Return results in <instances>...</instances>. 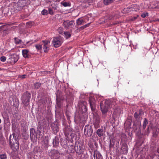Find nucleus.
Instances as JSON below:
<instances>
[{"mask_svg":"<svg viewBox=\"0 0 159 159\" xmlns=\"http://www.w3.org/2000/svg\"><path fill=\"white\" fill-rule=\"evenodd\" d=\"M89 102L90 104L91 110L93 112V124L94 128L97 129L100 126V117L96 112H95L96 108L95 100L93 98L89 97Z\"/></svg>","mask_w":159,"mask_h":159,"instance_id":"nucleus-1","label":"nucleus"},{"mask_svg":"<svg viewBox=\"0 0 159 159\" xmlns=\"http://www.w3.org/2000/svg\"><path fill=\"white\" fill-rule=\"evenodd\" d=\"M9 144L10 148L13 151L16 152L19 149L18 138L16 137L15 133L10 135L9 138Z\"/></svg>","mask_w":159,"mask_h":159,"instance_id":"nucleus-2","label":"nucleus"},{"mask_svg":"<svg viewBox=\"0 0 159 159\" xmlns=\"http://www.w3.org/2000/svg\"><path fill=\"white\" fill-rule=\"evenodd\" d=\"M112 107V105L111 104V102L109 100H106L105 102H101L100 103V108L102 112V116L105 118L107 116V113L109 108Z\"/></svg>","mask_w":159,"mask_h":159,"instance_id":"nucleus-3","label":"nucleus"},{"mask_svg":"<svg viewBox=\"0 0 159 159\" xmlns=\"http://www.w3.org/2000/svg\"><path fill=\"white\" fill-rule=\"evenodd\" d=\"M93 133V129L92 126L89 125H86L84 129V134L86 137H91Z\"/></svg>","mask_w":159,"mask_h":159,"instance_id":"nucleus-4","label":"nucleus"},{"mask_svg":"<svg viewBox=\"0 0 159 159\" xmlns=\"http://www.w3.org/2000/svg\"><path fill=\"white\" fill-rule=\"evenodd\" d=\"M31 94L26 91L24 93L21 97L22 102L25 106L28 105L30 101Z\"/></svg>","mask_w":159,"mask_h":159,"instance_id":"nucleus-5","label":"nucleus"},{"mask_svg":"<svg viewBox=\"0 0 159 159\" xmlns=\"http://www.w3.org/2000/svg\"><path fill=\"white\" fill-rule=\"evenodd\" d=\"M141 122L139 121H136L134 122L133 128L135 132L138 133L141 132Z\"/></svg>","mask_w":159,"mask_h":159,"instance_id":"nucleus-6","label":"nucleus"},{"mask_svg":"<svg viewBox=\"0 0 159 159\" xmlns=\"http://www.w3.org/2000/svg\"><path fill=\"white\" fill-rule=\"evenodd\" d=\"M74 148L76 153L79 155L83 153L84 152L83 147L80 143H75Z\"/></svg>","mask_w":159,"mask_h":159,"instance_id":"nucleus-7","label":"nucleus"},{"mask_svg":"<svg viewBox=\"0 0 159 159\" xmlns=\"http://www.w3.org/2000/svg\"><path fill=\"white\" fill-rule=\"evenodd\" d=\"M49 155L52 159H59V152L56 150H51L49 153Z\"/></svg>","mask_w":159,"mask_h":159,"instance_id":"nucleus-8","label":"nucleus"},{"mask_svg":"<svg viewBox=\"0 0 159 159\" xmlns=\"http://www.w3.org/2000/svg\"><path fill=\"white\" fill-rule=\"evenodd\" d=\"M10 56L11 57H10L8 59V60L11 63L14 64L18 61V58L16 55H13L12 56V54H11Z\"/></svg>","mask_w":159,"mask_h":159,"instance_id":"nucleus-9","label":"nucleus"},{"mask_svg":"<svg viewBox=\"0 0 159 159\" xmlns=\"http://www.w3.org/2000/svg\"><path fill=\"white\" fill-rule=\"evenodd\" d=\"M59 36L54 38L52 42V44L55 48L58 47L60 46V38Z\"/></svg>","mask_w":159,"mask_h":159,"instance_id":"nucleus-10","label":"nucleus"},{"mask_svg":"<svg viewBox=\"0 0 159 159\" xmlns=\"http://www.w3.org/2000/svg\"><path fill=\"white\" fill-rule=\"evenodd\" d=\"M22 9L20 7L17 3H16L13 6V7L11 9V12L14 13H16L18 11L21 10Z\"/></svg>","mask_w":159,"mask_h":159,"instance_id":"nucleus-11","label":"nucleus"},{"mask_svg":"<svg viewBox=\"0 0 159 159\" xmlns=\"http://www.w3.org/2000/svg\"><path fill=\"white\" fill-rule=\"evenodd\" d=\"M94 159H103V157L100 153L97 150H94L93 152Z\"/></svg>","mask_w":159,"mask_h":159,"instance_id":"nucleus-12","label":"nucleus"},{"mask_svg":"<svg viewBox=\"0 0 159 159\" xmlns=\"http://www.w3.org/2000/svg\"><path fill=\"white\" fill-rule=\"evenodd\" d=\"M42 42L43 43V48L44 52H47V51L49 50V47L48 46V43H50V42L48 40H43Z\"/></svg>","mask_w":159,"mask_h":159,"instance_id":"nucleus-13","label":"nucleus"},{"mask_svg":"<svg viewBox=\"0 0 159 159\" xmlns=\"http://www.w3.org/2000/svg\"><path fill=\"white\" fill-rule=\"evenodd\" d=\"M128 148L127 144L126 143H123L121 147V150L122 151L123 153L126 154L128 151Z\"/></svg>","mask_w":159,"mask_h":159,"instance_id":"nucleus-14","label":"nucleus"},{"mask_svg":"<svg viewBox=\"0 0 159 159\" xmlns=\"http://www.w3.org/2000/svg\"><path fill=\"white\" fill-rule=\"evenodd\" d=\"M96 134L99 137H101L104 135L103 129L102 128L98 129L97 130Z\"/></svg>","mask_w":159,"mask_h":159,"instance_id":"nucleus-15","label":"nucleus"},{"mask_svg":"<svg viewBox=\"0 0 159 159\" xmlns=\"http://www.w3.org/2000/svg\"><path fill=\"white\" fill-rule=\"evenodd\" d=\"M17 4L22 9L23 7L26 5L24 0H19Z\"/></svg>","mask_w":159,"mask_h":159,"instance_id":"nucleus-16","label":"nucleus"},{"mask_svg":"<svg viewBox=\"0 0 159 159\" xmlns=\"http://www.w3.org/2000/svg\"><path fill=\"white\" fill-rule=\"evenodd\" d=\"M2 116L5 122H8L9 121L8 116L6 113H3L2 114Z\"/></svg>","mask_w":159,"mask_h":159,"instance_id":"nucleus-17","label":"nucleus"},{"mask_svg":"<svg viewBox=\"0 0 159 159\" xmlns=\"http://www.w3.org/2000/svg\"><path fill=\"white\" fill-rule=\"evenodd\" d=\"M28 52L29 51L27 49H24L22 51L23 56L25 58L29 57V54Z\"/></svg>","mask_w":159,"mask_h":159,"instance_id":"nucleus-18","label":"nucleus"},{"mask_svg":"<svg viewBox=\"0 0 159 159\" xmlns=\"http://www.w3.org/2000/svg\"><path fill=\"white\" fill-rule=\"evenodd\" d=\"M133 8L132 7H128L125 8L122 11L123 13H128L131 11H133Z\"/></svg>","mask_w":159,"mask_h":159,"instance_id":"nucleus-19","label":"nucleus"},{"mask_svg":"<svg viewBox=\"0 0 159 159\" xmlns=\"http://www.w3.org/2000/svg\"><path fill=\"white\" fill-rule=\"evenodd\" d=\"M53 146H58L59 145V138L58 137H56L53 139Z\"/></svg>","mask_w":159,"mask_h":159,"instance_id":"nucleus-20","label":"nucleus"},{"mask_svg":"<svg viewBox=\"0 0 159 159\" xmlns=\"http://www.w3.org/2000/svg\"><path fill=\"white\" fill-rule=\"evenodd\" d=\"M115 140L114 139L111 138L110 140V144L109 148H111L114 147L115 144Z\"/></svg>","mask_w":159,"mask_h":159,"instance_id":"nucleus-21","label":"nucleus"},{"mask_svg":"<svg viewBox=\"0 0 159 159\" xmlns=\"http://www.w3.org/2000/svg\"><path fill=\"white\" fill-rule=\"evenodd\" d=\"M62 35H64V36L66 39H67L70 38L71 36V34L69 32H64L63 34L62 33H60Z\"/></svg>","mask_w":159,"mask_h":159,"instance_id":"nucleus-22","label":"nucleus"},{"mask_svg":"<svg viewBox=\"0 0 159 159\" xmlns=\"http://www.w3.org/2000/svg\"><path fill=\"white\" fill-rule=\"evenodd\" d=\"M85 105H86V102L82 100L79 101L78 106L79 108Z\"/></svg>","mask_w":159,"mask_h":159,"instance_id":"nucleus-23","label":"nucleus"},{"mask_svg":"<svg viewBox=\"0 0 159 159\" xmlns=\"http://www.w3.org/2000/svg\"><path fill=\"white\" fill-rule=\"evenodd\" d=\"M52 128L54 133L57 132L58 131L59 128L57 126V125H55V124L52 125Z\"/></svg>","mask_w":159,"mask_h":159,"instance_id":"nucleus-24","label":"nucleus"},{"mask_svg":"<svg viewBox=\"0 0 159 159\" xmlns=\"http://www.w3.org/2000/svg\"><path fill=\"white\" fill-rule=\"evenodd\" d=\"M35 47L38 51H41L42 50V45L39 44L35 45Z\"/></svg>","mask_w":159,"mask_h":159,"instance_id":"nucleus-25","label":"nucleus"},{"mask_svg":"<svg viewBox=\"0 0 159 159\" xmlns=\"http://www.w3.org/2000/svg\"><path fill=\"white\" fill-rule=\"evenodd\" d=\"M58 93L57 92V93H56V96L57 107H60V99L58 96Z\"/></svg>","mask_w":159,"mask_h":159,"instance_id":"nucleus-26","label":"nucleus"},{"mask_svg":"<svg viewBox=\"0 0 159 159\" xmlns=\"http://www.w3.org/2000/svg\"><path fill=\"white\" fill-rule=\"evenodd\" d=\"M113 1L114 0H103V2L105 5H107L112 3Z\"/></svg>","mask_w":159,"mask_h":159,"instance_id":"nucleus-27","label":"nucleus"},{"mask_svg":"<svg viewBox=\"0 0 159 159\" xmlns=\"http://www.w3.org/2000/svg\"><path fill=\"white\" fill-rule=\"evenodd\" d=\"M148 123V119L146 118H145L143 125V129H145L146 128V125Z\"/></svg>","mask_w":159,"mask_h":159,"instance_id":"nucleus-28","label":"nucleus"},{"mask_svg":"<svg viewBox=\"0 0 159 159\" xmlns=\"http://www.w3.org/2000/svg\"><path fill=\"white\" fill-rule=\"evenodd\" d=\"M30 138L31 139L33 138V135L35 133V131L33 128H31L30 129Z\"/></svg>","mask_w":159,"mask_h":159,"instance_id":"nucleus-29","label":"nucleus"},{"mask_svg":"<svg viewBox=\"0 0 159 159\" xmlns=\"http://www.w3.org/2000/svg\"><path fill=\"white\" fill-rule=\"evenodd\" d=\"M15 43L16 44H19L21 43L22 41L21 40L17 38H14Z\"/></svg>","mask_w":159,"mask_h":159,"instance_id":"nucleus-30","label":"nucleus"},{"mask_svg":"<svg viewBox=\"0 0 159 159\" xmlns=\"http://www.w3.org/2000/svg\"><path fill=\"white\" fill-rule=\"evenodd\" d=\"M79 108L83 112L85 113L87 111V107L86 105H84L83 107H81Z\"/></svg>","mask_w":159,"mask_h":159,"instance_id":"nucleus-31","label":"nucleus"},{"mask_svg":"<svg viewBox=\"0 0 159 159\" xmlns=\"http://www.w3.org/2000/svg\"><path fill=\"white\" fill-rule=\"evenodd\" d=\"M68 20L64 21L62 25L66 29H68L69 27V25L68 24Z\"/></svg>","mask_w":159,"mask_h":159,"instance_id":"nucleus-32","label":"nucleus"},{"mask_svg":"<svg viewBox=\"0 0 159 159\" xmlns=\"http://www.w3.org/2000/svg\"><path fill=\"white\" fill-rule=\"evenodd\" d=\"M61 4L64 7L70 6V3L66 2H62Z\"/></svg>","mask_w":159,"mask_h":159,"instance_id":"nucleus-33","label":"nucleus"},{"mask_svg":"<svg viewBox=\"0 0 159 159\" xmlns=\"http://www.w3.org/2000/svg\"><path fill=\"white\" fill-rule=\"evenodd\" d=\"M41 85V84L39 83H36L34 84V87L36 89H39Z\"/></svg>","mask_w":159,"mask_h":159,"instance_id":"nucleus-34","label":"nucleus"},{"mask_svg":"<svg viewBox=\"0 0 159 159\" xmlns=\"http://www.w3.org/2000/svg\"><path fill=\"white\" fill-rule=\"evenodd\" d=\"M68 25H69V27H71L73 25H75V23L73 20L69 21L68 20Z\"/></svg>","mask_w":159,"mask_h":159,"instance_id":"nucleus-35","label":"nucleus"},{"mask_svg":"<svg viewBox=\"0 0 159 159\" xmlns=\"http://www.w3.org/2000/svg\"><path fill=\"white\" fill-rule=\"evenodd\" d=\"M159 132V129H158V131H157V130H156V131L153 132V136L155 138L157 137V136Z\"/></svg>","mask_w":159,"mask_h":159,"instance_id":"nucleus-36","label":"nucleus"},{"mask_svg":"<svg viewBox=\"0 0 159 159\" xmlns=\"http://www.w3.org/2000/svg\"><path fill=\"white\" fill-rule=\"evenodd\" d=\"M83 21L82 19L79 18L77 20L76 23L78 25H80L81 24Z\"/></svg>","mask_w":159,"mask_h":159,"instance_id":"nucleus-37","label":"nucleus"},{"mask_svg":"<svg viewBox=\"0 0 159 159\" xmlns=\"http://www.w3.org/2000/svg\"><path fill=\"white\" fill-rule=\"evenodd\" d=\"M1 159H6L7 158V156L6 154H0Z\"/></svg>","mask_w":159,"mask_h":159,"instance_id":"nucleus-38","label":"nucleus"},{"mask_svg":"<svg viewBox=\"0 0 159 159\" xmlns=\"http://www.w3.org/2000/svg\"><path fill=\"white\" fill-rule=\"evenodd\" d=\"M0 60L1 61L4 62L6 60V57L4 56H2L0 57Z\"/></svg>","mask_w":159,"mask_h":159,"instance_id":"nucleus-39","label":"nucleus"},{"mask_svg":"<svg viewBox=\"0 0 159 159\" xmlns=\"http://www.w3.org/2000/svg\"><path fill=\"white\" fill-rule=\"evenodd\" d=\"M148 16V13L146 12L143 13L141 15V16L143 18H145L147 16Z\"/></svg>","mask_w":159,"mask_h":159,"instance_id":"nucleus-40","label":"nucleus"},{"mask_svg":"<svg viewBox=\"0 0 159 159\" xmlns=\"http://www.w3.org/2000/svg\"><path fill=\"white\" fill-rule=\"evenodd\" d=\"M134 117L136 119H139V115L138 114L137 112H135L134 113Z\"/></svg>","mask_w":159,"mask_h":159,"instance_id":"nucleus-41","label":"nucleus"},{"mask_svg":"<svg viewBox=\"0 0 159 159\" xmlns=\"http://www.w3.org/2000/svg\"><path fill=\"white\" fill-rule=\"evenodd\" d=\"M41 13L43 15H47L48 14V11L44 9L42 11Z\"/></svg>","mask_w":159,"mask_h":159,"instance_id":"nucleus-42","label":"nucleus"},{"mask_svg":"<svg viewBox=\"0 0 159 159\" xmlns=\"http://www.w3.org/2000/svg\"><path fill=\"white\" fill-rule=\"evenodd\" d=\"M25 2V3L26 5H28L29 4H30L33 0H24Z\"/></svg>","mask_w":159,"mask_h":159,"instance_id":"nucleus-43","label":"nucleus"},{"mask_svg":"<svg viewBox=\"0 0 159 159\" xmlns=\"http://www.w3.org/2000/svg\"><path fill=\"white\" fill-rule=\"evenodd\" d=\"M125 125H128V127H129L131 125V123L130 121H126L125 123Z\"/></svg>","mask_w":159,"mask_h":159,"instance_id":"nucleus-44","label":"nucleus"},{"mask_svg":"<svg viewBox=\"0 0 159 159\" xmlns=\"http://www.w3.org/2000/svg\"><path fill=\"white\" fill-rule=\"evenodd\" d=\"M138 16H139L137 15L136 16L132 17L130 20L131 21H134L138 17Z\"/></svg>","mask_w":159,"mask_h":159,"instance_id":"nucleus-45","label":"nucleus"},{"mask_svg":"<svg viewBox=\"0 0 159 159\" xmlns=\"http://www.w3.org/2000/svg\"><path fill=\"white\" fill-rule=\"evenodd\" d=\"M48 11L49 13L50 14H52L53 13L52 9L51 8H49Z\"/></svg>","mask_w":159,"mask_h":159,"instance_id":"nucleus-46","label":"nucleus"},{"mask_svg":"<svg viewBox=\"0 0 159 159\" xmlns=\"http://www.w3.org/2000/svg\"><path fill=\"white\" fill-rule=\"evenodd\" d=\"M143 113V111L141 109L139 110V112L138 113V114L139 116H141Z\"/></svg>","mask_w":159,"mask_h":159,"instance_id":"nucleus-47","label":"nucleus"},{"mask_svg":"<svg viewBox=\"0 0 159 159\" xmlns=\"http://www.w3.org/2000/svg\"><path fill=\"white\" fill-rule=\"evenodd\" d=\"M154 8L155 9H158L159 10V3L157 6L155 7Z\"/></svg>","mask_w":159,"mask_h":159,"instance_id":"nucleus-48","label":"nucleus"},{"mask_svg":"<svg viewBox=\"0 0 159 159\" xmlns=\"http://www.w3.org/2000/svg\"><path fill=\"white\" fill-rule=\"evenodd\" d=\"M157 153H159V145L158 147L157 148Z\"/></svg>","mask_w":159,"mask_h":159,"instance_id":"nucleus-49","label":"nucleus"},{"mask_svg":"<svg viewBox=\"0 0 159 159\" xmlns=\"http://www.w3.org/2000/svg\"><path fill=\"white\" fill-rule=\"evenodd\" d=\"M89 25V24H86V25H84V28H85L86 27H87Z\"/></svg>","mask_w":159,"mask_h":159,"instance_id":"nucleus-50","label":"nucleus"},{"mask_svg":"<svg viewBox=\"0 0 159 159\" xmlns=\"http://www.w3.org/2000/svg\"><path fill=\"white\" fill-rule=\"evenodd\" d=\"M84 28V26H81L80 27V29L81 30H83Z\"/></svg>","mask_w":159,"mask_h":159,"instance_id":"nucleus-51","label":"nucleus"},{"mask_svg":"<svg viewBox=\"0 0 159 159\" xmlns=\"http://www.w3.org/2000/svg\"><path fill=\"white\" fill-rule=\"evenodd\" d=\"M26 75H24L22 76V78H25V77Z\"/></svg>","mask_w":159,"mask_h":159,"instance_id":"nucleus-52","label":"nucleus"},{"mask_svg":"<svg viewBox=\"0 0 159 159\" xmlns=\"http://www.w3.org/2000/svg\"><path fill=\"white\" fill-rule=\"evenodd\" d=\"M37 132L38 133H39V134H40L41 133V131H40L39 130V129L37 130Z\"/></svg>","mask_w":159,"mask_h":159,"instance_id":"nucleus-53","label":"nucleus"},{"mask_svg":"<svg viewBox=\"0 0 159 159\" xmlns=\"http://www.w3.org/2000/svg\"><path fill=\"white\" fill-rule=\"evenodd\" d=\"M55 111H56V116H57V114L58 113L57 112V109Z\"/></svg>","mask_w":159,"mask_h":159,"instance_id":"nucleus-54","label":"nucleus"},{"mask_svg":"<svg viewBox=\"0 0 159 159\" xmlns=\"http://www.w3.org/2000/svg\"><path fill=\"white\" fill-rule=\"evenodd\" d=\"M43 135H42V134H41V135H40V136H43ZM40 138V137H39V138Z\"/></svg>","mask_w":159,"mask_h":159,"instance_id":"nucleus-55","label":"nucleus"},{"mask_svg":"<svg viewBox=\"0 0 159 159\" xmlns=\"http://www.w3.org/2000/svg\"><path fill=\"white\" fill-rule=\"evenodd\" d=\"M1 119H0V124L1 123Z\"/></svg>","mask_w":159,"mask_h":159,"instance_id":"nucleus-56","label":"nucleus"},{"mask_svg":"<svg viewBox=\"0 0 159 159\" xmlns=\"http://www.w3.org/2000/svg\"><path fill=\"white\" fill-rule=\"evenodd\" d=\"M66 132H65V135H66Z\"/></svg>","mask_w":159,"mask_h":159,"instance_id":"nucleus-57","label":"nucleus"},{"mask_svg":"<svg viewBox=\"0 0 159 159\" xmlns=\"http://www.w3.org/2000/svg\"><path fill=\"white\" fill-rule=\"evenodd\" d=\"M64 153H61V155H64Z\"/></svg>","mask_w":159,"mask_h":159,"instance_id":"nucleus-58","label":"nucleus"},{"mask_svg":"<svg viewBox=\"0 0 159 159\" xmlns=\"http://www.w3.org/2000/svg\"><path fill=\"white\" fill-rule=\"evenodd\" d=\"M158 159H159V155H158Z\"/></svg>","mask_w":159,"mask_h":159,"instance_id":"nucleus-59","label":"nucleus"},{"mask_svg":"<svg viewBox=\"0 0 159 159\" xmlns=\"http://www.w3.org/2000/svg\"><path fill=\"white\" fill-rule=\"evenodd\" d=\"M62 99H62H62H61V98H60V100H62Z\"/></svg>","mask_w":159,"mask_h":159,"instance_id":"nucleus-60","label":"nucleus"},{"mask_svg":"<svg viewBox=\"0 0 159 159\" xmlns=\"http://www.w3.org/2000/svg\"><path fill=\"white\" fill-rule=\"evenodd\" d=\"M149 128V127H148V129Z\"/></svg>","mask_w":159,"mask_h":159,"instance_id":"nucleus-61","label":"nucleus"},{"mask_svg":"<svg viewBox=\"0 0 159 159\" xmlns=\"http://www.w3.org/2000/svg\"><path fill=\"white\" fill-rule=\"evenodd\" d=\"M68 98L67 97V100H68Z\"/></svg>","mask_w":159,"mask_h":159,"instance_id":"nucleus-62","label":"nucleus"},{"mask_svg":"<svg viewBox=\"0 0 159 159\" xmlns=\"http://www.w3.org/2000/svg\"><path fill=\"white\" fill-rule=\"evenodd\" d=\"M1 27H2L1 26H0V28H1Z\"/></svg>","mask_w":159,"mask_h":159,"instance_id":"nucleus-63","label":"nucleus"},{"mask_svg":"<svg viewBox=\"0 0 159 159\" xmlns=\"http://www.w3.org/2000/svg\"><path fill=\"white\" fill-rule=\"evenodd\" d=\"M159 21V20H158Z\"/></svg>","mask_w":159,"mask_h":159,"instance_id":"nucleus-64","label":"nucleus"}]
</instances>
